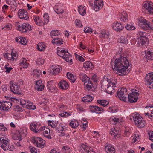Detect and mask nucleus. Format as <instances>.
<instances>
[{"instance_id": "obj_1", "label": "nucleus", "mask_w": 153, "mask_h": 153, "mask_svg": "<svg viewBox=\"0 0 153 153\" xmlns=\"http://www.w3.org/2000/svg\"><path fill=\"white\" fill-rule=\"evenodd\" d=\"M111 64L113 70L124 75L126 74V69L130 65L128 59L123 56L115 59H112Z\"/></svg>"}, {"instance_id": "obj_2", "label": "nucleus", "mask_w": 153, "mask_h": 153, "mask_svg": "<svg viewBox=\"0 0 153 153\" xmlns=\"http://www.w3.org/2000/svg\"><path fill=\"white\" fill-rule=\"evenodd\" d=\"M117 84V80L115 78L109 79L107 78L102 83L101 87L109 93H114L115 85Z\"/></svg>"}, {"instance_id": "obj_3", "label": "nucleus", "mask_w": 153, "mask_h": 153, "mask_svg": "<svg viewBox=\"0 0 153 153\" xmlns=\"http://www.w3.org/2000/svg\"><path fill=\"white\" fill-rule=\"evenodd\" d=\"M132 117L135 124L138 128H142L145 126V121L136 112L134 113L132 115Z\"/></svg>"}, {"instance_id": "obj_4", "label": "nucleus", "mask_w": 153, "mask_h": 153, "mask_svg": "<svg viewBox=\"0 0 153 153\" xmlns=\"http://www.w3.org/2000/svg\"><path fill=\"white\" fill-rule=\"evenodd\" d=\"M138 25L141 28L145 30L153 31V27L151 26L145 19L140 18L138 19Z\"/></svg>"}, {"instance_id": "obj_5", "label": "nucleus", "mask_w": 153, "mask_h": 153, "mask_svg": "<svg viewBox=\"0 0 153 153\" xmlns=\"http://www.w3.org/2000/svg\"><path fill=\"white\" fill-rule=\"evenodd\" d=\"M142 10L148 14H153V3L149 1H146L143 4Z\"/></svg>"}, {"instance_id": "obj_6", "label": "nucleus", "mask_w": 153, "mask_h": 153, "mask_svg": "<svg viewBox=\"0 0 153 153\" xmlns=\"http://www.w3.org/2000/svg\"><path fill=\"white\" fill-rule=\"evenodd\" d=\"M30 129L35 133H39L45 130V127H41V124L39 123L34 122L30 124Z\"/></svg>"}, {"instance_id": "obj_7", "label": "nucleus", "mask_w": 153, "mask_h": 153, "mask_svg": "<svg viewBox=\"0 0 153 153\" xmlns=\"http://www.w3.org/2000/svg\"><path fill=\"white\" fill-rule=\"evenodd\" d=\"M127 92L126 89L124 88H122L118 89L117 91V94L120 100L125 102L126 101Z\"/></svg>"}, {"instance_id": "obj_8", "label": "nucleus", "mask_w": 153, "mask_h": 153, "mask_svg": "<svg viewBox=\"0 0 153 153\" xmlns=\"http://www.w3.org/2000/svg\"><path fill=\"white\" fill-rule=\"evenodd\" d=\"M61 69V67L59 65H52L48 69V72L49 75H56L59 73Z\"/></svg>"}, {"instance_id": "obj_9", "label": "nucleus", "mask_w": 153, "mask_h": 153, "mask_svg": "<svg viewBox=\"0 0 153 153\" xmlns=\"http://www.w3.org/2000/svg\"><path fill=\"white\" fill-rule=\"evenodd\" d=\"M10 89L12 92L15 94H21V92L19 85L15 84L12 81L10 82Z\"/></svg>"}, {"instance_id": "obj_10", "label": "nucleus", "mask_w": 153, "mask_h": 153, "mask_svg": "<svg viewBox=\"0 0 153 153\" xmlns=\"http://www.w3.org/2000/svg\"><path fill=\"white\" fill-rule=\"evenodd\" d=\"M32 142L35 146L39 148H44L45 145V141L40 137H34Z\"/></svg>"}, {"instance_id": "obj_11", "label": "nucleus", "mask_w": 153, "mask_h": 153, "mask_svg": "<svg viewBox=\"0 0 153 153\" xmlns=\"http://www.w3.org/2000/svg\"><path fill=\"white\" fill-rule=\"evenodd\" d=\"M139 93L136 91L129 94L128 96V101L130 103L136 102L138 99Z\"/></svg>"}, {"instance_id": "obj_12", "label": "nucleus", "mask_w": 153, "mask_h": 153, "mask_svg": "<svg viewBox=\"0 0 153 153\" xmlns=\"http://www.w3.org/2000/svg\"><path fill=\"white\" fill-rule=\"evenodd\" d=\"M17 30L22 32H25L30 31L31 30V27L29 24L24 23L21 25L18 26Z\"/></svg>"}, {"instance_id": "obj_13", "label": "nucleus", "mask_w": 153, "mask_h": 153, "mask_svg": "<svg viewBox=\"0 0 153 153\" xmlns=\"http://www.w3.org/2000/svg\"><path fill=\"white\" fill-rule=\"evenodd\" d=\"M18 15L19 17L21 19L27 20L29 18L28 13L23 9H21L18 10Z\"/></svg>"}, {"instance_id": "obj_14", "label": "nucleus", "mask_w": 153, "mask_h": 153, "mask_svg": "<svg viewBox=\"0 0 153 153\" xmlns=\"http://www.w3.org/2000/svg\"><path fill=\"white\" fill-rule=\"evenodd\" d=\"M12 103L10 101L3 100L0 102V108L4 110H7L11 108Z\"/></svg>"}, {"instance_id": "obj_15", "label": "nucleus", "mask_w": 153, "mask_h": 153, "mask_svg": "<svg viewBox=\"0 0 153 153\" xmlns=\"http://www.w3.org/2000/svg\"><path fill=\"white\" fill-rule=\"evenodd\" d=\"M145 83L146 85H151L153 87V72L147 74L145 77Z\"/></svg>"}, {"instance_id": "obj_16", "label": "nucleus", "mask_w": 153, "mask_h": 153, "mask_svg": "<svg viewBox=\"0 0 153 153\" xmlns=\"http://www.w3.org/2000/svg\"><path fill=\"white\" fill-rule=\"evenodd\" d=\"M103 6V3L102 0H95L94 6V10L95 11H97L102 8Z\"/></svg>"}, {"instance_id": "obj_17", "label": "nucleus", "mask_w": 153, "mask_h": 153, "mask_svg": "<svg viewBox=\"0 0 153 153\" xmlns=\"http://www.w3.org/2000/svg\"><path fill=\"white\" fill-rule=\"evenodd\" d=\"M4 56L5 58L11 61L14 60L17 57L16 53L15 52H13V51L11 53H5Z\"/></svg>"}, {"instance_id": "obj_18", "label": "nucleus", "mask_w": 153, "mask_h": 153, "mask_svg": "<svg viewBox=\"0 0 153 153\" xmlns=\"http://www.w3.org/2000/svg\"><path fill=\"white\" fill-rule=\"evenodd\" d=\"M111 27L115 31L120 32L124 28V27L118 22H114L111 25Z\"/></svg>"}, {"instance_id": "obj_19", "label": "nucleus", "mask_w": 153, "mask_h": 153, "mask_svg": "<svg viewBox=\"0 0 153 153\" xmlns=\"http://www.w3.org/2000/svg\"><path fill=\"white\" fill-rule=\"evenodd\" d=\"M54 9L57 14H62L63 12V10L60 3H57L54 7Z\"/></svg>"}, {"instance_id": "obj_20", "label": "nucleus", "mask_w": 153, "mask_h": 153, "mask_svg": "<svg viewBox=\"0 0 153 153\" xmlns=\"http://www.w3.org/2000/svg\"><path fill=\"white\" fill-rule=\"evenodd\" d=\"M58 85L61 89L66 90L68 88L69 85L68 82L65 80H62L59 83Z\"/></svg>"}, {"instance_id": "obj_21", "label": "nucleus", "mask_w": 153, "mask_h": 153, "mask_svg": "<svg viewBox=\"0 0 153 153\" xmlns=\"http://www.w3.org/2000/svg\"><path fill=\"white\" fill-rule=\"evenodd\" d=\"M119 18L120 20L123 22L127 21L128 19V15L126 13L123 11L120 13Z\"/></svg>"}, {"instance_id": "obj_22", "label": "nucleus", "mask_w": 153, "mask_h": 153, "mask_svg": "<svg viewBox=\"0 0 153 153\" xmlns=\"http://www.w3.org/2000/svg\"><path fill=\"white\" fill-rule=\"evenodd\" d=\"M33 19L36 24L38 25L43 26L45 25L43 22L38 16L33 15Z\"/></svg>"}, {"instance_id": "obj_23", "label": "nucleus", "mask_w": 153, "mask_h": 153, "mask_svg": "<svg viewBox=\"0 0 153 153\" xmlns=\"http://www.w3.org/2000/svg\"><path fill=\"white\" fill-rule=\"evenodd\" d=\"M90 111L93 113H99L97 111H101L103 110V108L96 106H90Z\"/></svg>"}, {"instance_id": "obj_24", "label": "nucleus", "mask_w": 153, "mask_h": 153, "mask_svg": "<svg viewBox=\"0 0 153 153\" xmlns=\"http://www.w3.org/2000/svg\"><path fill=\"white\" fill-rule=\"evenodd\" d=\"M145 56L147 59L153 60V50H147L145 51Z\"/></svg>"}, {"instance_id": "obj_25", "label": "nucleus", "mask_w": 153, "mask_h": 153, "mask_svg": "<svg viewBox=\"0 0 153 153\" xmlns=\"http://www.w3.org/2000/svg\"><path fill=\"white\" fill-rule=\"evenodd\" d=\"M105 150L108 153H115V150L114 148L110 144H106L105 145Z\"/></svg>"}, {"instance_id": "obj_26", "label": "nucleus", "mask_w": 153, "mask_h": 153, "mask_svg": "<svg viewBox=\"0 0 153 153\" xmlns=\"http://www.w3.org/2000/svg\"><path fill=\"white\" fill-rule=\"evenodd\" d=\"M36 88L38 91H42L44 88V86L41 80H39L36 82Z\"/></svg>"}, {"instance_id": "obj_27", "label": "nucleus", "mask_w": 153, "mask_h": 153, "mask_svg": "<svg viewBox=\"0 0 153 153\" xmlns=\"http://www.w3.org/2000/svg\"><path fill=\"white\" fill-rule=\"evenodd\" d=\"M83 66L86 70L92 69L94 68L93 64L89 61L84 62L83 63Z\"/></svg>"}, {"instance_id": "obj_28", "label": "nucleus", "mask_w": 153, "mask_h": 153, "mask_svg": "<svg viewBox=\"0 0 153 153\" xmlns=\"http://www.w3.org/2000/svg\"><path fill=\"white\" fill-rule=\"evenodd\" d=\"M67 51L59 47L57 48V53L59 56L62 57L64 55Z\"/></svg>"}, {"instance_id": "obj_29", "label": "nucleus", "mask_w": 153, "mask_h": 153, "mask_svg": "<svg viewBox=\"0 0 153 153\" xmlns=\"http://www.w3.org/2000/svg\"><path fill=\"white\" fill-rule=\"evenodd\" d=\"M93 99V97L92 96L87 95L86 96L82 98V101L85 103L91 102Z\"/></svg>"}, {"instance_id": "obj_30", "label": "nucleus", "mask_w": 153, "mask_h": 153, "mask_svg": "<svg viewBox=\"0 0 153 153\" xmlns=\"http://www.w3.org/2000/svg\"><path fill=\"white\" fill-rule=\"evenodd\" d=\"M64 59L68 62H72L71 59V56L70 54L67 51L64 55L62 57Z\"/></svg>"}, {"instance_id": "obj_31", "label": "nucleus", "mask_w": 153, "mask_h": 153, "mask_svg": "<svg viewBox=\"0 0 153 153\" xmlns=\"http://www.w3.org/2000/svg\"><path fill=\"white\" fill-rule=\"evenodd\" d=\"M65 125L62 123H60L59 126H57L55 127V129L56 131H58L59 133H62L64 129Z\"/></svg>"}, {"instance_id": "obj_32", "label": "nucleus", "mask_w": 153, "mask_h": 153, "mask_svg": "<svg viewBox=\"0 0 153 153\" xmlns=\"http://www.w3.org/2000/svg\"><path fill=\"white\" fill-rule=\"evenodd\" d=\"M46 46L45 44L42 42H39L37 45V48L39 51H42L45 49Z\"/></svg>"}, {"instance_id": "obj_33", "label": "nucleus", "mask_w": 153, "mask_h": 153, "mask_svg": "<svg viewBox=\"0 0 153 153\" xmlns=\"http://www.w3.org/2000/svg\"><path fill=\"white\" fill-rule=\"evenodd\" d=\"M78 12L82 16L85 15L86 13V9L84 6L81 5L78 7Z\"/></svg>"}, {"instance_id": "obj_34", "label": "nucleus", "mask_w": 153, "mask_h": 153, "mask_svg": "<svg viewBox=\"0 0 153 153\" xmlns=\"http://www.w3.org/2000/svg\"><path fill=\"white\" fill-rule=\"evenodd\" d=\"M58 121L55 120H49L48 121V125L54 128L57 126L58 124Z\"/></svg>"}, {"instance_id": "obj_35", "label": "nucleus", "mask_w": 153, "mask_h": 153, "mask_svg": "<svg viewBox=\"0 0 153 153\" xmlns=\"http://www.w3.org/2000/svg\"><path fill=\"white\" fill-rule=\"evenodd\" d=\"M110 134L111 135L113 136L115 138L116 137L118 138L119 137L120 134L119 131L117 130H116L115 128L111 129L110 132Z\"/></svg>"}, {"instance_id": "obj_36", "label": "nucleus", "mask_w": 153, "mask_h": 153, "mask_svg": "<svg viewBox=\"0 0 153 153\" xmlns=\"http://www.w3.org/2000/svg\"><path fill=\"white\" fill-rule=\"evenodd\" d=\"M80 151L82 153H90L88 147L84 144H82L81 146Z\"/></svg>"}, {"instance_id": "obj_37", "label": "nucleus", "mask_w": 153, "mask_h": 153, "mask_svg": "<svg viewBox=\"0 0 153 153\" xmlns=\"http://www.w3.org/2000/svg\"><path fill=\"white\" fill-rule=\"evenodd\" d=\"M8 4L10 5L11 9L14 10L16 9V3L15 0H6Z\"/></svg>"}, {"instance_id": "obj_38", "label": "nucleus", "mask_w": 153, "mask_h": 153, "mask_svg": "<svg viewBox=\"0 0 153 153\" xmlns=\"http://www.w3.org/2000/svg\"><path fill=\"white\" fill-rule=\"evenodd\" d=\"M19 64L24 68H26L28 66V64L25 58H22L20 60Z\"/></svg>"}, {"instance_id": "obj_39", "label": "nucleus", "mask_w": 153, "mask_h": 153, "mask_svg": "<svg viewBox=\"0 0 153 153\" xmlns=\"http://www.w3.org/2000/svg\"><path fill=\"white\" fill-rule=\"evenodd\" d=\"M92 83L90 81L88 82H86L84 83V88L85 89L88 91L90 90L92 88Z\"/></svg>"}, {"instance_id": "obj_40", "label": "nucleus", "mask_w": 153, "mask_h": 153, "mask_svg": "<svg viewBox=\"0 0 153 153\" xmlns=\"http://www.w3.org/2000/svg\"><path fill=\"white\" fill-rule=\"evenodd\" d=\"M80 77L82 81L84 82L90 81V78L85 74H81L80 75Z\"/></svg>"}, {"instance_id": "obj_41", "label": "nucleus", "mask_w": 153, "mask_h": 153, "mask_svg": "<svg viewBox=\"0 0 153 153\" xmlns=\"http://www.w3.org/2000/svg\"><path fill=\"white\" fill-rule=\"evenodd\" d=\"M22 135L21 134L19 131L17 132L13 135V137L14 140H18L19 141H20L22 140Z\"/></svg>"}, {"instance_id": "obj_42", "label": "nucleus", "mask_w": 153, "mask_h": 153, "mask_svg": "<svg viewBox=\"0 0 153 153\" xmlns=\"http://www.w3.org/2000/svg\"><path fill=\"white\" fill-rule=\"evenodd\" d=\"M55 85L53 81H50L47 83V88L50 91L53 90L55 88Z\"/></svg>"}, {"instance_id": "obj_43", "label": "nucleus", "mask_w": 153, "mask_h": 153, "mask_svg": "<svg viewBox=\"0 0 153 153\" xmlns=\"http://www.w3.org/2000/svg\"><path fill=\"white\" fill-rule=\"evenodd\" d=\"M97 102L100 105L103 107H105L109 104L108 101L104 100H97Z\"/></svg>"}, {"instance_id": "obj_44", "label": "nucleus", "mask_w": 153, "mask_h": 153, "mask_svg": "<svg viewBox=\"0 0 153 153\" xmlns=\"http://www.w3.org/2000/svg\"><path fill=\"white\" fill-rule=\"evenodd\" d=\"M102 38H108L109 36L108 32L105 30H102L101 31V33L99 35Z\"/></svg>"}, {"instance_id": "obj_45", "label": "nucleus", "mask_w": 153, "mask_h": 153, "mask_svg": "<svg viewBox=\"0 0 153 153\" xmlns=\"http://www.w3.org/2000/svg\"><path fill=\"white\" fill-rule=\"evenodd\" d=\"M68 79L72 82L74 83L76 80V79L74 75L71 73L68 72L67 74Z\"/></svg>"}, {"instance_id": "obj_46", "label": "nucleus", "mask_w": 153, "mask_h": 153, "mask_svg": "<svg viewBox=\"0 0 153 153\" xmlns=\"http://www.w3.org/2000/svg\"><path fill=\"white\" fill-rule=\"evenodd\" d=\"M62 42L63 41L62 39L58 38H54L52 42L53 44H57L59 45L62 44Z\"/></svg>"}, {"instance_id": "obj_47", "label": "nucleus", "mask_w": 153, "mask_h": 153, "mask_svg": "<svg viewBox=\"0 0 153 153\" xmlns=\"http://www.w3.org/2000/svg\"><path fill=\"white\" fill-rule=\"evenodd\" d=\"M29 100H25L22 99L20 100V103L21 105L25 108H27V104H28Z\"/></svg>"}, {"instance_id": "obj_48", "label": "nucleus", "mask_w": 153, "mask_h": 153, "mask_svg": "<svg viewBox=\"0 0 153 153\" xmlns=\"http://www.w3.org/2000/svg\"><path fill=\"white\" fill-rule=\"evenodd\" d=\"M44 24H47L49 21V17L47 13H45L43 16Z\"/></svg>"}, {"instance_id": "obj_49", "label": "nucleus", "mask_w": 153, "mask_h": 153, "mask_svg": "<svg viewBox=\"0 0 153 153\" xmlns=\"http://www.w3.org/2000/svg\"><path fill=\"white\" fill-rule=\"evenodd\" d=\"M125 27L128 30L131 31L135 29V27L132 24H128L126 25Z\"/></svg>"}, {"instance_id": "obj_50", "label": "nucleus", "mask_w": 153, "mask_h": 153, "mask_svg": "<svg viewBox=\"0 0 153 153\" xmlns=\"http://www.w3.org/2000/svg\"><path fill=\"white\" fill-rule=\"evenodd\" d=\"M28 109L34 110L36 109V107L33 104V103L29 101L27 108Z\"/></svg>"}, {"instance_id": "obj_51", "label": "nucleus", "mask_w": 153, "mask_h": 153, "mask_svg": "<svg viewBox=\"0 0 153 153\" xmlns=\"http://www.w3.org/2000/svg\"><path fill=\"white\" fill-rule=\"evenodd\" d=\"M79 125V123L76 121H72L70 123V125L74 128L77 127Z\"/></svg>"}, {"instance_id": "obj_52", "label": "nucleus", "mask_w": 153, "mask_h": 153, "mask_svg": "<svg viewBox=\"0 0 153 153\" xmlns=\"http://www.w3.org/2000/svg\"><path fill=\"white\" fill-rule=\"evenodd\" d=\"M44 130L45 131L43 134L44 136L46 137L48 139L51 138V135L49 134L48 135H47L49 133H50V129L48 128H46V130L45 129H45Z\"/></svg>"}, {"instance_id": "obj_53", "label": "nucleus", "mask_w": 153, "mask_h": 153, "mask_svg": "<svg viewBox=\"0 0 153 153\" xmlns=\"http://www.w3.org/2000/svg\"><path fill=\"white\" fill-rule=\"evenodd\" d=\"M27 128H24L21 129L19 131L22 136H25L27 133Z\"/></svg>"}, {"instance_id": "obj_54", "label": "nucleus", "mask_w": 153, "mask_h": 153, "mask_svg": "<svg viewBox=\"0 0 153 153\" xmlns=\"http://www.w3.org/2000/svg\"><path fill=\"white\" fill-rule=\"evenodd\" d=\"M147 39V38L146 37L141 38L140 39H139L138 42L141 45H144L146 43Z\"/></svg>"}, {"instance_id": "obj_55", "label": "nucleus", "mask_w": 153, "mask_h": 153, "mask_svg": "<svg viewBox=\"0 0 153 153\" xmlns=\"http://www.w3.org/2000/svg\"><path fill=\"white\" fill-rule=\"evenodd\" d=\"M45 59L42 58H38L36 61V62L38 65H41L44 64Z\"/></svg>"}, {"instance_id": "obj_56", "label": "nucleus", "mask_w": 153, "mask_h": 153, "mask_svg": "<svg viewBox=\"0 0 153 153\" xmlns=\"http://www.w3.org/2000/svg\"><path fill=\"white\" fill-rule=\"evenodd\" d=\"M33 75L34 78H38L40 75L39 71L37 69H35L33 72Z\"/></svg>"}, {"instance_id": "obj_57", "label": "nucleus", "mask_w": 153, "mask_h": 153, "mask_svg": "<svg viewBox=\"0 0 153 153\" xmlns=\"http://www.w3.org/2000/svg\"><path fill=\"white\" fill-rule=\"evenodd\" d=\"M75 22L76 26L77 27L80 28L82 27L83 26L82 24V22L79 19H76Z\"/></svg>"}, {"instance_id": "obj_58", "label": "nucleus", "mask_w": 153, "mask_h": 153, "mask_svg": "<svg viewBox=\"0 0 153 153\" xmlns=\"http://www.w3.org/2000/svg\"><path fill=\"white\" fill-rule=\"evenodd\" d=\"M146 32L143 31H140L138 33L137 35L139 37V39H140L141 38L146 37Z\"/></svg>"}, {"instance_id": "obj_59", "label": "nucleus", "mask_w": 153, "mask_h": 153, "mask_svg": "<svg viewBox=\"0 0 153 153\" xmlns=\"http://www.w3.org/2000/svg\"><path fill=\"white\" fill-rule=\"evenodd\" d=\"M145 114L147 115H148L149 118H150V117H153V107L152 108H150V109H149V111H147L146 113H145Z\"/></svg>"}, {"instance_id": "obj_60", "label": "nucleus", "mask_w": 153, "mask_h": 153, "mask_svg": "<svg viewBox=\"0 0 153 153\" xmlns=\"http://www.w3.org/2000/svg\"><path fill=\"white\" fill-rule=\"evenodd\" d=\"M145 114L147 115H148L149 118H150V117H153V107L152 108H150V109H149V111H147L146 113H145Z\"/></svg>"}, {"instance_id": "obj_61", "label": "nucleus", "mask_w": 153, "mask_h": 153, "mask_svg": "<svg viewBox=\"0 0 153 153\" xmlns=\"http://www.w3.org/2000/svg\"><path fill=\"white\" fill-rule=\"evenodd\" d=\"M110 120L111 122L114 124H116L117 122L119 121V119L118 118L114 116L111 117Z\"/></svg>"}, {"instance_id": "obj_62", "label": "nucleus", "mask_w": 153, "mask_h": 153, "mask_svg": "<svg viewBox=\"0 0 153 153\" xmlns=\"http://www.w3.org/2000/svg\"><path fill=\"white\" fill-rule=\"evenodd\" d=\"M118 41L120 43L125 44H127L128 43V40L123 37H121L119 38L118 39Z\"/></svg>"}, {"instance_id": "obj_63", "label": "nucleus", "mask_w": 153, "mask_h": 153, "mask_svg": "<svg viewBox=\"0 0 153 153\" xmlns=\"http://www.w3.org/2000/svg\"><path fill=\"white\" fill-rule=\"evenodd\" d=\"M130 132L131 130L128 127L125 128L124 134L127 137L129 136L130 135Z\"/></svg>"}, {"instance_id": "obj_64", "label": "nucleus", "mask_w": 153, "mask_h": 153, "mask_svg": "<svg viewBox=\"0 0 153 153\" xmlns=\"http://www.w3.org/2000/svg\"><path fill=\"white\" fill-rule=\"evenodd\" d=\"M59 33L58 30H53L50 33V36L51 37L53 36H58Z\"/></svg>"}]
</instances>
